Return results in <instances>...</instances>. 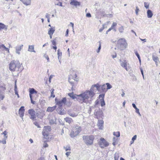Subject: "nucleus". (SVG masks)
<instances>
[{
	"instance_id": "1",
	"label": "nucleus",
	"mask_w": 160,
	"mask_h": 160,
	"mask_svg": "<svg viewBox=\"0 0 160 160\" xmlns=\"http://www.w3.org/2000/svg\"><path fill=\"white\" fill-rule=\"evenodd\" d=\"M21 65L19 61L17 60L11 61L9 64V69L12 72L20 71L19 68Z\"/></svg>"
},
{
	"instance_id": "2",
	"label": "nucleus",
	"mask_w": 160,
	"mask_h": 160,
	"mask_svg": "<svg viewBox=\"0 0 160 160\" xmlns=\"http://www.w3.org/2000/svg\"><path fill=\"white\" fill-rule=\"evenodd\" d=\"M83 140L85 144L88 145H91L93 143L94 137L93 136H83Z\"/></svg>"
},
{
	"instance_id": "3",
	"label": "nucleus",
	"mask_w": 160,
	"mask_h": 160,
	"mask_svg": "<svg viewBox=\"0 0 160 160\" xmlns=\"http://www.w3.org/2000/svg\"><path fill=\"white\" fill-rule=\"evenodd\" d=\"M95 93L92 92H90L89 90L87 91L84 92L82 93L78 96H82L85 100L88 99L89 97L92 98L94 95Z\"/></svg>"
},
{
	"instance_id": "4",
	"label": "nucleus",
	"mask_w": 160,
	"mask_h": 160,
	"mask_svg": "<svg viewBox=\"0 0 160 160\" xmlns=\"http://www.w3.org/2000/svg\"><path fill=\"white\" fill-rule=\"evenodd\" d=\"M100 146L102 148L107 147L109 144L104 138H101L98 142Z\"/></svg>"
},
{
	"instance_id": "5",
	"label": "nucleus",
	"mask_w": 160,
	"mask_h": 160,
	"mask_svg": "<svg viewBox=\"0 0 160 160\" xmlns=\"http://www.w3.org/2000/svg\"><path fill=\"white\" fill-rule=\"evenodd\" d=\"M55 101L56 102V105L59 106V107L62 108L61 107L64 104H65L66 102V99L65 98H64L61 100H57L55 99Z\"/></svg>"
},
{
	"instance_id": "6",
	"label": "nucleus",
	"mask_w": 160,
	"mask_h": 160,
	"mask_svg": "<svg viewBox=\"0 0 160 160\" xmlns=\"http://www.w3.org/2000/svg\"><path fill=\"white\" fill-rule=\"evenodd\" d=\"M128 46L126 40L123 38L121 39V49L124 50Z\"/></svg>"
},
{
	"instance_id": "7",
	"label": "nucleus",
	"mask_w": 160,
	"mask_h": 160,
	"mask_svg": "<svg viewBox=\"0 0 160 160\" xmlns=\"http://www.w3.org/2000/svg\"><path fill=\"white\" fill-rule=\"evenodd\" d=\"M106 85L104 84L100 86L98 84V88H97V90L101 92H105L107 91Z\"/></svg>"
},
{
	"instance_id": "8",
	"label": "nucleus",
	"mask_w": 160,
	"mask_h": 160,
	"mask_svg": "<svg viewBox=\"0 0 160 160\" xmlns=\"http://www.w3.org/2000/svg\"><path fill=\"white\" fill-rule=\"evenodd\" d=\"M28 113L30 115V118L32 120L35 119L36 117V112L33 109H30L28 110Z\"/></svg>"
},
{
	"instance_id": "9",
	"label": "nucleus",
	"mask_w": 160,
	"mask_h": 160,
	"mask_svg": "<svg viewBox=\"0 0 160 160\" xmlns=\"http://www.w3.org/2000/svg\"><path fill=\"white\" fill-rule=\"evenodd\" d=\"M36 116L38 118L42 119L43 117L45 115L43 111L41 110H40L38 111V110H36Z\"/></svg>"
},
{
	"instance_id": "10",
	"label": "nucleus",
	"mask_w": 160,
	"mask_h": 160,
	"mask_svg": "<svg viewBox=\"0 0 160 160\" xmlns=\"http://www.w3.org/2000/svg\"><path fill=\"white\" fill-rule=\"evenodd\" d=\"M121 66L127 71H128L130 68L129 64L128 63V62L126 60L122 62Z\"/></svg>"
},
{
	"instance_id": "11",
	"label": "nucleus",
	"mask_w": 160,
	"mask_h": 160,
	"mask_svg": "<svg viewBox=\"0 0 160 160\" xmlns=\"http://www.w3.org/2000/svg\"><path fill=\"white\" fill-rule=\"evenodd\" d=\"M102 114V112L99 109L95 110L94 113V114L95 116V118H97L100 117Z\"/></svg>"
},
{
	"instance_id": "12",
	"label": "nucleus",
	"mask_w": 160,
	"mask_h": 160,
	"mask_svg": "<svg viewBox=\"0 0 160 160\" xmlns=\"http://www.w3.org/2000/svg\"><path fill=\"white\" fill-rule=\"evenodd\" d=\"M58 113L60 115H64L66 113V111L63 109L62 110V108L58 107L56 109Z\"/></svg>"
},
{
	"instance_id": "13",
	"label": "nucleus",
	"mask_w": 160,
	"mask_h": 160,
	"mask_svg": "<svg viewBox=\"0 0 160 160\" xmlns=\"http://www.w3.org/2000/svg\"><path fill=\"white\" fill-rule=\"evenodd\" d=\"M98 84H94L92 86L90 90L89 91L90 92H92L94 93V91L96 90H97V88H98Z\"/></svg>"
},
{
	"instance_id": "14",
	"label": "nucleus",
	"mask_w": 160,
	"mask_h": 160,
	"mask_svg": "<svg viewBox=\"0 0 160 160\" xmlns=\"http://www.w3.org/2000/svg\"><path fill=\"white\" fill-rule=\"evenodd\" d=\"M70 3L71 5H74L76 7L77 6H80L81 5L80 2L74 0H72Z\"/></svg>"
},
{
	"instance_id": "15",
	"label": "nucleus",
	"mask_w": 160,
	"mask_h": 160,
	"mask_svg": "<svg viewBox=\"0 0 160 160\" xmlns=\"http://www.w3.org/2000/svg\"><path fill=\"white\" fill-rule=\"evenodd\" d=\"M77 100L79 102L82 103L83 102H86V100H85L82 96H78Z\"/></svg>"
},
{
	"instance_id": "16",
	"label": "nucleus",
	"mask_w": 160,
	"mask_h": 160,
	"mask_svg": "<svg viewBox=\"0 0 160 160\" xmlns=\"http://www.w3.org/2000/svg\"><path fill=\"white\" fill-rule=\"evenodd\" d=\"M72 130L74 132L76 131L77 132H78L79 134L81 131V128L80 126L76 125L75 127H73Z\"/></svg>"
},
{
	"instance_id": "17",
	"label": "nucleus",
	"mask_w": 160,
	"mask_h": 160,
	"mask_svg": "<svg viewBox=\"0 0 160 160\" xmlns=\"http://www.w3.org/2000/svg\"><path fill=\"white\" fill-rule=\"evenodd\" d=\"M68 113L70 116L73 117L77 116L78 114V113H75L71 110L68 111Z\"/></svg>"
},
{
	"instance_id": "18",
	"label": "nucleus",
	"mask_w": 160,
	"mask_h": 160,
	"mask_svg": "<svg viewBox=\"0 0 160 160\" xmlns=\"http://www.w3.org/2000/svg\"><path fill=\"white\" fill-rule=\"evenodd\" d=\"M23 46V45H20L19 47H16V52L17 53L19 54H20V51L22 49Z\"/></svg>"
},
{
	"instance_id": "19",
	"label": "nucleus",
	"mask_w": 160,
	"mask_h": 160,
	"mask_svg": "<svg viewBox=\"0 0 160 160\" xmlns=\"http://www.w3.org/2000/svg\"><path fill=\"white\" fill-rule=\"evenodd\" d=\"M78 134V132H77L76 131L74 132V131L72 129V131L71 132L70 135L71 138H73L77 136Z\"/></svg>"
},
{
	"instance_id": "20",
	"label": "nucleus",
	"mask_w": 160,
	"mask_h": 160,
	"mask_svg": "<svg viewBox=\"0 0 160 160\" xmlns=\"http://www.w3.org/2000/svg\"><path fill=\"white\" fill-rule=\"evenodd\" d=\"M26 6L30 5L31 3V0H20Z\"/></svg>"
},
{
	"instance_id": "21",
	"label": "nucleus",
	"mask_w": 160,
	"mask_h": 160,
	"mask_svg": "<svg viewBox=\"0 0 160 160\" xmlns=\"http://www.w3.org/2000/svg\"><path fill=\"white\" fill-rule=\"evenodd\" d=\"M152 58L153 60L155 62L156 65L157 66L158 63L159 62L158 58L156 56L153 55Z\"/></svg>"
},
{
	"instance_id": "22",
	"label": "nucleus",
	"mask_w": 160,
	"mask_h": 160,
	"mask_svg": "<svg viewBox=\"0 0 160 160\" xmlns=\"http://www.w3.org/2000/svg\"><path fill=\"white\" fill-rule=\"evenodd\" d=\"M56 106H55L52 107H48L47 109V111L48 112H53L56 108Z\"/></svg>"
},
{
	"instance_id": "23",
	"label": "nucleus",
	"mask_w": 160,
	"mask_h": 160,
	"mask_svg": "<svg viewBox=\"0 0 160 160\" xmlns=\"http://www.w3.org/2000/svg\"><path fill=\"white\" fill-rule=\"evenodd\" d=\"M103 122L102 121H99L98 123V126L100 129H102L103 128Z\"/></svg>"
},
{
	"instance_id": "24",
	"label": "nucleus",
	"mask_w": 160,
	"mask_h": 160,
	"mask_svg": "<svg viewBox=\"0 0 160 160\" xmlns=\"http://www.w3.org/2000/svg\"><path fill=\"white\" fill-rule=\"evenodd\" d=\"M28 51L31 52H35V51L34 50V46L33 45H29Z\"/></svg>"
},
{
	"instance_id": "25",
	"label": "nucleus",
	"mask_w": 160,
	"mask_h": 160,
	"mask_svg": "<svg viewBox=\"0 0 160 160\" xmlns=\"http://www.w3.org/2000/svg\"><path fill=\"white\" fill-rule=\"evenodd\" d=\"M0 91L4 92V91L6 90V88L5 87V85L3 83H0Z\"/></svg>"
},
{
	"instance_id": "26",
	"label": "nucleus",
	"mask_w": 160,
	"mask_h": 160,
	"mask_svg": "<svg viewBox=\"0 0 160 160\" xmlns=\"http://www.w3.org/2000/svg\"><path fill=\"white\" fill-rule=\"evenodd\" d=\"M55 31V28H51L49 29L48 33V34H53Z\"/></svg>"
},
{
	"instance_id": "27",
	"label": "nucleus",
	"mask_w": 160,
	"mask_h": 160,
	"mask_svg": "<svg viewBox=\"0 0 160 160\" xmlns=\"http://www.w3.org/2000/svg\"><path fill=\"white\" fill-rule=\"evenodd\" d=\"M51 130V127L50 126H45L44 127V129L43 131L46 132H49Z\"/></svg>"
},
{
	"instance_id": "28",
	"label": "nucleus",
	"mask_w": 160,
	"mask_h": 160,
	"mask_svg": "<svg viewBox=\"0 0 160 160\" xmlns=\"http://www.w3.org/2000/svg\"><path fill=\"white\" fill-rule=\"evenodd\" d=\"M0 28L1 29H5L7 30L8 29V26H6L3 23L0 22Z\"/></svg>"
},
{
	"instance_id": "29",
	"label": "nucleus",
	"mask_w": 160,
	"mask_h": 160,
	"mask_svg": "<svg viewBox=\"0 0 160 160\" xmlns=\"http://www.w3.org/2000/svg\"><path fill=\"white\" fill-rule=\"evenodd\" d=\"M153 15V13L150 10H148L147 11V16L148 18H151Z\"/></svg>"
},
{
	"instance_id": "30",
	"label": "nucleus",
	"mask_w": 160,
	"mask_h": 160,
	"mask_svg": "<svg viewBox=\"0 0 160 160\" xmlns=\"http://www.w3.org/2000/svg\"><path fill=\"white\" fill-rule=\"evenodd\" d=\"M42 133L44 138L46 139L47 138L48 135V132H46L43 131L42 132Z\"/></svg>"
},
{
	"instance_id": "31",
	"label": "nucleus",
	"mask_w": 160,
	"mask_h": 160,
	"mask_svg": "<svg viewBox=\"0 0 160 160\" xmlns=\"http://www.w3.org/2000/svg\"><path fill=\"white\" fill-rule=\"evenodd\" d=\"M37 93V92L33 88H30L29 91V96H32V94L35 93Z\"/></svg>"
},
{
	"instance_id": "32",
	"label": "nucleus",
	"mask_w": 160,
	"mask_h": 160,
	"mask_svg": "<svg viewBox=\"0 0 160 160\" xmlns=\"http://www.w3.org/2000/svg\"><path fill=\"white\" fill-rule=\"evenodd\" d=\"M65 120L66 122L69 123H70L72 121V120L71 118H65Z\"/></svg>"
},
{
	"instance_id": "33",
	"label": "nucleus",
	"mask_w": 160,
	"mask_h": 160,
	"mask_svg": "<svg viewBox=\"0 0 160 160\" xmlns=\"http://www.w3.org/2000/svg\"><path fill=\"white\" fill-rule=\"evenodd\" d=\"M8 133V132H7V131L5 130L3 132V133H2L1 134L4 135V138L7 139L8 137V136L7 135Z\"/></svg>"
},
{
	"instance_id": "34",
	"label": "nucleus",
	"mask_w": 160,
	"mask_h": 160,
	"mask_svg": "<svg viewBox=\"0 0 160 160\" xmlns=\"http://www.w3.org/2000/svg\"><path fill=\"white\" fill-rule=\"evenodd\" d=\"M58 59L59 60V58L60 57H61L62 55V52H60V49H58Z\"/></svg>"
},
{
	"instance_id": "35",
	"label": "nucleus",
	"mask_w": 160,
	"mask_h": 160,
	"mask_svg": "<svg viewBox=\"0 0 160 160\" xmlns=\"http://www.w3.org/2000/svg\"><path fill=\"white\" fill-rule=\"evenodd\" d=\"M19 115L20 117H21L22 120H23V117L24 115V112L22 111H19Z\"/></svg>"
},
{
	"instance_id": "36",
	"label": "nucleus",
	"mask_w": 160,
	"mask_h": 160,
	"mask_svg": "<svg viewBox=\"0 0 160 160\" xmlns=\"http://www.w3.org/2000/svg\"><path fill=\"white\" fill-rule=\"evenodd\" d=\"M137 135H135L132 138V140L131 141L130 144L131 145L134 142L135 140L136 139Z\"/></svg>"
},
{
	"instance_id": "37",
	"label": "nucleus",
	"mask_w": 160,
	"mask_h": 160,
	"mask_svg": "<svg viewBox=\"0 0 160 160\" xmlns=\"http://www.w3.org/2000/svg\"><path fill=\"white\" fill-rule=\"evenodd\" d=\"M113 134L114 136H116V138L120 136V133L119 132H114Z\"/></svg>"
},
{
	"instance_id": "38",
	"label": "nucleus",
	"mask_w": 160,
	"mask_h": 160,
	"mask_svg": "<svg viewBox=\"0 0 160 160\" xmlns=\"http://www.w3.org/2000/svg\"><path fill=\"white\" fill-rule=\"evenodd\" d=\"M119 157V153H115L114 155V158L115 160H118Z\"/></svg>"
},
{
	"instance_id": "39",
	"label": "nucleus",
	"mask_w": 160,
	"mask_h": 160,
	"mask_svg": "<svg viewBox=\"0 0 160 160\" xmlns=\"http://www.w3.org/2000/svg\"><path fill=\"white\" fill-rule=\"evenodd\" d=\"M105 96V94L103 93L102 94H100L99 95V98L100 99V100H104V97Z\"/></svg>"
},
{
	"instance_id": "40",
	"label": "nucleus",
	"mask_w": 160,
	"mask_h": 160,
	"mask_svg": "<svg viewBox=\"0 0 160 160\" xmlns=\"http://www.w3.org/2000/svg\"><path fill=\"white\" fill-rule=\"evenodd\" d=\"M56 119L55 118L54 119H50L49 120L50 123V124H53L55 123L56 122Z\"/></svg>"
},
{
	"instance_id": "41",
	"label": "nucleus",
	"mask_w": 160,
	"mask_h": 160,
	"mask_svg": "<svg viewBox=\"0 0 160 160\" xmlns=\"http://www.w3.org/2000/svg\"><path fill=\"white\" fill-rule=\"evenodd\" d=\"M54 89H52L51 90V95L50 96L51 97H52L54 98L55 97V95L54 94Z\"/></svg>"
},
{
	"instance_id": "42",
	"label": "nucleus",
	"mask_w": 160,
	"mask_h": 160,
	"mask_svg": "<svg viewBox=\"0 0 160 160\" xmlns=\"http://www.w3.org/2000/svg\"><path fill=\"white\" fill-rule=\"evenodd\" d=\"M100 101L101 105L102 107H103L105 105V103L104 100H100Z\"/></svg>"
},
{
	"instance_id": "43",
	"label": "nucleus",
	"mask_w": 160,
	"mask_h": 160,
	"mask_svg": "<svg viewBox=\"0 0 160 160\" xmlns=\"http://www.w3.org/2000/svg\"><path fill=\"white\" fill-rule=\"evenodd\" d=\"M106 85H107V86H106L107 87L106 88L107 89V90L108 89H110L112 88V86L109 83H106Z\"/></svg>"
},
{
	"instance_id": "44",
	"label": "nucleus",
	"mask_w": 160,
	"mask_h": 160,
	"mask_svg": "<svg viewBox=\"0 0 160 160\" xmlns=\"http://www.w3.org/2000/svg\"><path fill=\"white\" fill-rule=\"evenodd\" d=\"M117 139V138L113 137V142L112 144L113 145H115L116 144V142Z\"/></svg>"
},
{
	"instance_id": "45",
	"label": "nucleus",
	"mask_w": 160,
	"mask_h": 160,
	"mask_svg": "<svg viewBox=\"0 0 160 160\" xmlns=\"http://www.w3.org/2000/svg\"><path fill=\"white\" fill-rule=\"evenodd\" d=\"M135 53L136 55L138 57L139 61L140 62L141 59H140V57L139 55L138 54V52L137 51H136V52H135Z\"/></svg>"
},
{
	"instance_id": "46",
	"label": "nucleus",
	"mask_w": 160,
	"mask_h": 160,
	"mask_svg": "<svg viewBox=\"0 0 160 160\" xmlns=\"http://www.w3.org/2000/svg\"><path fill=\"white\" fill-rule=\"evenodd\" d=\"M64 148L65 149V150L66 151H67L68 150H71V148L70 146H67L66 147H64Z\"/></svg>"
},
{
	"instance_id": "47",
	"label": "nucleus",
	"mask_w": 160,
	"mask_h": 160,
	"mask_svg": "<svg viewBox=\"0 0 160 160\" xmlns=\"http://www.w3.org/2000/svg\"><path fill=\"white\" fill-rule=\"evenodd\" d=\"M144 5L145 7L146 8H149V4L146 2H144Z\"/></svg>"
},
{
	"instance_id": "48",
	"label": "nucleus",
	"mask_w": 160,
	"mask_h": 160,
	"mask_svg": "<svg viewBox=\"0 0 160 160\" xmlns=\"http://www.w3.org/2000/svg\"><path fill=\"white\" fill-rule=\"evenodd\" d=\"M5 139L4 138L1 141V142L3 144H5L6 143V139Z\"/></svg>"
},
{
	"instance_id": "49",
	"label": "nucleus",
	"mask_w": 160,
	"mask_h": 160,
	"mask_svg": "<svg viewBox=\"0 0 160 160\" xmlns=\"http://www.w3.org/2000/svg\"><path fill=\"white\" fill-rule=\"evenodd\" d=\"M44 57L47 59L48 62H49V58L48 55H47L46 54H45L44 55Z\"/></svg>"
},
{
	"instance_id": "50",
	"label": "nucleus",
	"mask_w": 160,
	"mask_h": 160,
	"mask_svg": "<svg viewBox=\"0 0 160 160\" xmlns=\"http://www.w3.org/2000/svg\"><path fill=\"white\" fill-rule=\"evenodd\" d=\"M34 124L35 126H37L38 128H40L39 124L37 122H34Z\"/></svg>"
},
{
	"instance_id": "51",
	"label": "nucleus",
	"mask_w": 160,
	"mask_h": 160,
	"mask_svg": "<svg viewBox=\"0 0 160 160\" xmlns=\"http://www.w3.org/2000/svg\"><path fill=\"white\" fill-rule=\"evenodd\" d=\"M24 110L25 109H24V107L22 106L19 109V111L24 112Z\"/></svg>"
},
{
	"instance_id": "52",
	"label": "nucleus",
	"mask_w": 160,
	"mask_h": 160,
	"mask_svg": "<svg viewBox=\"0 0 160 160\" xmlns=\"http://www.w3.org/2000/svg\"><path fill=\"white\" fill-rule=\"evenodd\" d=\"M0 48L3 49H5L6 48L4 44L0 45Z\"/></svg>"
},
{
	"instance_id": "53",
	"label": "nucleus",
	"mask_w": 160,
	"mask_h": 160,
	"mask_svg": "<svg viewBox=\"0 0 160 160\" xmlns=\"http://www.w3.org/2000/svg\"><path fill=\"white\" fill-rule=\"evenodd\" d=\"M98 42L99 43V45L98 48V50H99L100 51L101 49V43L100 42Z\"/></svg>"
},
{
	"instance_id": "54",
	"label": "nucleus",
	"mask_w": 160,
	"mask_h": 160,
	"mask_svg": "<svg viewBox=\"0 0 160 160\" xmlns=\"http://www.w3.org/2000/svg\"><path fill=\"white\" fill-rule=\"evenodd\" d=\"M78 95H76V94H75V95H73V96H72V97L71 98H72L73 99H77V97H78Z\"/></svg>"
},
{
	"instance_id": "55",
	"label": "nucleus",
	"mask_w": 160,
	"mask_h": 160,
	"mask_svg": "<svg viewBox=\"0 0 160 160\" xmlns=\"http://www.w3.org/2000/svg\"><path fill=\"white\" fill-rule=\"evenodd\" d=\"M139 11V9L138 8V7H136V9L135 10V12H136V14L138 15Z\"/></svg>"
},
{
	"instance_id": "56",
	"label": "nucleus",
	"mask_w": 160,
	"mask_h": 160,
	"mask_svg": "<svg viewBox=\"0 0 160 160\" xmlns=\"http://www.w3.org/2000/svg\"><path fill=\"white\" fill-rule=\"evenodd\" d=\"M68 95L71 98H72V96H73V95L74 94H73V92H71V93H68Z\"/></svg>"
},
{
	"instance_id": "57",
	"label": "nucleus",
	"mask_w": 160,
	"mask_h": 160,
	"mask_svg": "<svg viewBox=\"0 0 160 160\" xmlns=\"http://www.w3.org/2000/svg\"><path fill=\"white\" fill-rule=\"evenodd\" d=\"M30 99H31V103L33 104H34L35 102L33 101L32 98V96H31V95H30Z\"/></svg>"
},
{
	"instance_id": "58",
	"label": "nucleus",
	"mask_w": 160,
	"mask_h": 160,
	"mask_svg": "<svg viewBox=\"0 0 160 160\" xmlns=\"http://www.w3.org/2000/svg\"><path fill=\"white\" fill-rule=\"evenodd\" d=\"M52 43L53 45L56 46V41L55 40H54L52 41Z\"/></svg>"
},
{
	"instance_id": "59",
	"label": "nucleus",
	"mask_w": 160,
	"mask_h": 160,
	"mask_svg": "<svg viewBox=\"0 0 160 160\" xmlns=\"http://www.w3.org/2000/svg\"><path fill=\"white\" fill-rule=\"evenodd\" d=\"M69 30L67 29L66 31V34L65 36L66 37H68V35Z\"/></svg>"
},
{
	"instance_id": "60",
	"label": "nucleus",
	"mask_w": 160,
	"mask_h": 160,
	"mask_svg": "<svg viewBox=\"0 0 160 160\" xmlns=\"http://www.w3.org/2000/svg\"><path fill=\"white\" fill-rule=\"evenodd\" d=\"M68 82L71 84V85H72V89L73 88V87L74 86L73 82H72V81L70 82V81H68Z\"/></svg>"
},
{
	"instance_id": "61",
	"label": "nucleus",
	"mask_w": 160,
	"mask_h": 160,
	"mask_svg": "<svg viewBox=\"0 0 160 160\" xmlns=\"http://www.w3.org/2000/svg\"><path fill=\"white\" fill-rule=\"evenodd\" d=\"M86 16L87 17L90 18L91 17V15L90 13H88L86 14Z\"/></svg>"
},
{
	"instance_id": "62",
	"label": "nucleus",
	"mask_w": 160,
	"mask_h": 160,
	"mask_svg": "<svg viewBox=\"0 0 160 160\" xmlns=\"http://www.w3.org/2000/svg\"><path fill=\"white\" fill-rule=\"evenodd\" d=\"M116 25H117V23H115V22H113V24H112V26L111 27L113 29V28L114 26H116Z\"/></svg>"
},
{
	"instance_id": "63",
	"label": "nucleus",
	"mask_w": 160,
	"mask_h": 160,
	"mask_svg": "<svg viewBox=\"0 0 160 160\" xmlns=\"http://www.w3.org/2000/svg\"><path fill=\"white\" fill-rule=\"evenodd\" d=\"M106 16L107 17H112L113 15L112 14H108L106 15Z\"/></svg>"
},
{
	"instance_id": "64",
	"label": "nucleus",
	"mask_w": 160,
	"mask_h": 160,
	"mask_svg": "<svg viewBox=\"0 0 160 160\" xmlns=\"http://www.w3.org/2000/svg\"><path fill=\"white\" fill-rule=\"evenodd\" d=\"M71 153V152H68L66 153V155L67 156V157H68V156H69Z\"/></svg>"
}]
</instances>
